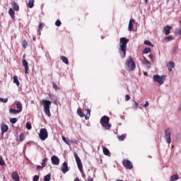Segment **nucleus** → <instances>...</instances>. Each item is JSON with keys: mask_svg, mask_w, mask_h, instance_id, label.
Masks as SVG:
<instances>
[{"mask_svg": "<svg viewBox=\"0 0 181 181\" xmlns=\"http://www.w3.org/2000/svg\"><path fill=\"white\" fill-rule=\"evenodd\" d=\"M1 134L4 135V134L8 132V129H9V127L6 124L2 123L1 125Z\"/></svg>", "mask_w": 181, "mask_h": 181, "instance_id": "nucleus-14", "label": "nucleus"}, {"mask_svg": "<svg viewBox=\"0 0 181 181\" xmlns=\"http://www.w3.org/2000/svg\"><path fill=\"white\" fill-rule=\"evenodd\" d=\"M129 42V40L125 37H121L119 39V52L122 59H125V57L127 56V45H128Z\"/></svg>", "mask_w": 181, "mask_h": 181, "instance_id": "nucleus-1", "label": "nucleus"}, {"mask_svg": "<svg viewBox=\"0 0 181 181\" xmlns=\"http://www.w3.org/2000/svg\"><path fill=\"white\" fill-rule=\"evenodd\" d=\"M52 103L54 105H57V98H54V100H53Z\"/></svg>", "mask_w": 181, "mask_h": 181, "instance_id": "nucleus-52", "label": "nucleus"}, {"mask_svg": "<svg viewBox=\"0 0 181 181\" xmlns=\"http://www.w3.org/2000/svg\"><path fill=\"white\" fill-rule=\"evenodd\" d=\"M175 35H176V36H180V35H181V30L180 29L175 30Z\"/></svg>", "mask_w": 181, "mask_h": 181, "instance_id": "nucleus-42", "label": "nucleus"}, {"mask_svg": "<svg viewBox=\"0 0 181 181\" xmlns=\"http://www.w3.org/2000/svg\"><path fill=\"white\" fill-rule=\"evenodd\" d=\"M51 177L52 175L47 174V175L44 176V181H50Z\"/></svg>", "mask_w": 181, "mask_h": 181, "instance_id": "nucleus-30", "label": "nucleus"}, {"mask_svg": "<svg viewBox=\"0 0 181 181\" xmlns=\"http://www.w3.org/2000/svg\"><path fill=\"white\" fill-rule=\"evenodd\" d=\"M20 141L21 142H23V141H25V135L23 134V133H21L20 134Z\"/></svg>", "mask_w": 181, "mask_h": 181, "instance_id": "nucleus-40", "label": "nucleus"}, {"mask_svg": "<svg viewBox=\"0 0 181 181\" xmlns=\"http://www.w3.org/2000/svg\"><path fill=\"white\" fill-rule=\"evenodd\" d=\"M74 158L80 172H83V163H81V159H80L77 153H74Z\"/></svg>", "mask_w": 181, "mask_h": 181, "instance_id": "nucleus-8", "label": "nucleus"}, {"mask_svg": "<svg viewBox=\"0 0 181 181\" xmlns=\"http://www.w3.org/2000/svg\"><path fill=\"white\" fill-rule=\"evenodd\" d=\"M46 162H47V158H44L42 160L41 165H42V168H45V166H46Z\"/></svg>", "mask_w": 181, "mask_h": 181, "instance_id": "nucleus-39", "label": "nucleus"}, {"mask_svg": "<svg viewBox=\"0 0 181 181\" xmlns=\"http://www.w3.org/2000/svg\"><path fill=\"white\" fill-rule=\"evenodd\" d=\"M61 170L62 173H67V172H69V165L67 164L66 162L63 163L61 168Z\"/></svg>", "mask_w": 181, "mask_h": 181, "instance_id": "nucleus-11", "label": "nucleus"}, {"mask_svg": "<svg viewBox=\"0 0 181 181\" xmlns=\"http://www.w3.org/2000/svg\"><path fill=\"white\" fill-rule=\"evenodd\" d=\"M11 178L14 181H21V177H19V174H18V172L13 171L11 174Z\"/></svg>", "mask_w": 181, "mask_h": 181, "instance_id": "nucleus-13", "label": "nucleus"}, {"mask_svg": "<svg viewBox=\"0 0 181 181\" xmlns=\"http://www.w3.org/2000/svg\"><path fill=\"white\" fill-rule=\"evenodd\" d=\"M116 181H124V180H117Z\"/></svg>", "mask_w": 181, "mask_h": 181, "instance_id": "nucleus-60", "label": "nucleus"}, {"mask_svg": "<svg viewBox=\"0 0 181 181\" xmlns=\"http://www.w3.org/2000/svg\"><path fill=\"white\" fill-rule=\"evenodd\" d=\"M55 26H57V28L62 26V21H60V20H57L55 22Z\"/></svg>", "mask_w": 181, "mask_h": 181, "instance_id": "nucleus-36", "label": "nucleus"}, {"mask_svg": "<svg viewBox=\"0 0 181 181\" xmlns=\"http://www.w3.org/2000/svg\"><path fill=\"white\" fill-rule=\"evenodd\" d=\"M170 30H172V27L170 25H167L164 28L165 35H170Z\"/></svg>", "mask_w": 181, "mask_h": 181, "instance_id": "nucleus-16", "label": "nucleus"}, {"mask_svg": "<svg viewBox=\"0 0 181 181\" xmlns=\"http://www.w3.org/2000/svg\"><path fill=\"white\" fill-rule=\"evenodd\" d=\"M9 112H10V114L16 115V114H19L21 112V110H17L11 108L9 110Z\"/></svg>", "mask_w": 181, "mask_h": 181, "instance_id": "nucleus-22", "label": "nucleus"}, {"mask_svg": "<svg viewBox=\"0 0 181 181\" xmlns=\"http://www.w3.org/2000/svg\"><path fill=\"white\" fill-rule=\"evenodd\" d=\"M62 141H64V142L66 144V145H70V143L67 141V139L64 136H62Z\"/></svg>", "mask_w": 181, "mask_h": 181, "instance_id": "nucleus-44", "label": "nucleus"}, {"mask_svg": "<svg viewBox=\"0 0 181 181\" xmlns=\"http://www.w3.org/2000/svg\"><path fill=\"white\" fill-rule=\"evenodd\" d=\"M119 141H122L124 139H125V136L124 134H122L121 136H119L118 137Z\"/></svg>", "mask_w": 181, "mask_h": 181, "instance_id": "nucleus-41", "label": "nucleus"}, {"mask_svg": "<svg viewBox=\"0 0 181 181\" xmlns=\"http://www.w3.org/2000/svg\"><path fill=\"white\" fill-rule=\"evenodd\" d=\"M54 98H57V96L53 95L50 96V100H52V101H54Z\"/></svg>", "mask_w": 181, "mask_h": 181, "instance_id": "nucleus-51", "label": "nucleus"}, {"mask_svg": "<svg viewBox=\"0 0 181 181\" xmlns=\"http://www.w3.org/2000/svg\"><path fill=\"white\" fill-rule=\"evenodd\" d=\"M100 124L105 129H110L112 125L110 124V117L107 115L103 116L100 120Z\"/></svg>", "mask_w": 181, "mask_h": 181, "instance_id": "nucleus-4", "label": "nucleus"}, {"mask_svg": "<svg viewBox=\"0 0 181 181\" xmlns=\"http://www.w3.org/2000/svg\"><path fill=\"white\" fill-rule=\"evenodd\" d=\"M143 60H142V62H148V59H146V57H144L143 56Z\"/></svg>", "mask_w": 181, "mask_h": 181, "instance_id": "nucleus-55", "label": "nucleus"}, {"mask_svg": "<svg viewBox=\"0 0 181 181\" xmlns=\"http://www.w3.org/2000/svg\"><path fill=\"white\" fill-rule=\"evenodd\" d=\"M45 26V24L43 23H41L39 25V29H43V27Z\"/></svg>", "mask_w": 181, "mask_h": 181, "instance_id": "nucleus-53", "label": "nucleus"}, {"mask_svg": "<svg viewBox=\"0 0 181 181\" xmlns=\"http://www.w3.org/2000/svg\"><path fill=\"white\" fill-rule=\"evenodd\" d=\"M10 122L11 124H16V122H18V119L14 117V118H11L10 119Z\"/></svg>", "mask_w": 181, "mask_h": 181, "instance_id": "nucleus-35", "label": "nucleus"}, {"mask_svg": "<svg viewBox=\"0 0 181 181\" xmlns=\"http://www.w3.org/2000/svg\"><path fill=\"white\" fill-rule=\"evenodd\" d=\"M87 181H94V179H93L91 177L90 178L89 177V178H88Z\"/></svg>", "mask_w": 181, "mask_h": 181, "instance_id": "nucleus-56", "label": "nucleus"}, {"mask_svg": "<svg viewBox=\"0 0 181 181\" xmlns=\"http://www.w3.org/2000/svg\"><path fill=\"white\" fill-rule=\"evenodd\" d=\"M167 67L170 71H172L173 69L175 67V63L173 62H170L167 64Z\"/></svg>", "mask_w": 181, "mask_h": 181, "instance_id": "nucleus-18", "label": "nucleus"}, {"mask_svg": "<svg viewBox=\"0 0 181 181\" xmlns=\"http://www.w3.org/2000/svg\"><path fill=\"white\" fill-rule=\"evenodd\" d=\"M131 100V96L129 95H126L125 101H129Z\"/></svg>", "mask_w": 181, "mask_h": 181, "instance_id": "nucleus-47", "label": "nucleus"}, {"mask_svg": "<svg viewBox=\"0 0 181 181\" xmlns=\"http://www.w3.org/2000/svg\"><path fill=\"white\" fill-rule=\"evenodd\" d=\"M14 84H16V86H21V83H19V80H18V76H13V81Z\"/></svg>", "mask_w": 181, "mask_h": 181, "instance_id": "nucleus-21", "label": "nucleus"}, {"mask_svg": "<svg viewBox=\"0 0 181 181\" xmlns=\"http://www.w3.org/2000/svg\"><path fill=\"white\" fill-rule=\"evenodd\" d=\"M125 67L129 71H132L136 69V65L135 64V62L134 61V59H132V57H128L125 63Z\"/></svg>", "mask_w": 181, "mask_h": 181, "instance_id": "nucleus-2", "label": "nucleus"}, {"mask_svg": "<svg viewBox=\"0 0 181 181\" xmlns=\"http://www.w3.org/2000/svg\"><path fill=\"white\" fill-rule=\"evenodd\" d=\"M42 105L44 106V112L47 117H51L50 105H52V101L49 100H42Z\"/></svg>", "mask_w": 181, "mask_h": 181, "instance_id": "nucleus-3", "label": "nucleus"}, {"mask_svg": "<svg viewBox=\"0 0 181 181\" xmlns=\"http://www.w3.org/2000/svg\"><path fill=\"white\" fill-rule=\"evenodd\" d=\"M144 45H146L147 46H151V47H154L153 44H152V42H151V41H149V40H145Z\"/></svg>", "mask_w": 181, "mask_h": 181, "instance_id": "nucleus-32", "label": "nucleus"}, {"mask_svg": "<svg viewBox=\"0 0 181 181\" xmlns=\"http://www.w3.org/2000/svg\"><path fill=\"white\" fill-rule=\"evenodd\" d=\"M87 114L85 115V119H90V115L91 114V110L87 109Z\"/></svg>", "mask_w": 181, "mask_h": 181, "instance_id": "nucleus-24", "label": "nucleus"}, {"mask_svg": "<svg viewBox=\"0 0 181 181\" xmlns=\"http://www.w3.org/2000/svg\"><path fill=\"white\" fill-rule=\"evenodd\" d=\"M75 181H80V178L76 177V178L75 179Z\"/></svg>", "mask_w": 181, "mask_h": 181, "instance_id": "nucleus-58", "label": "nucleus"}, {"mask_svg": "<svg viewBox=\"0 0 181 181\" xmlns=\"http://www.w3.org/2000/svg\"><path fill=\"white\" fill-rule=\"evenodd\" d=\"M22 45L23 47H24V49H26V45H28V42H26V40H23Z\"/></svg>", "mask_w": 181, "mask_h": 181, "instance_id": "nucleus-46", "label": "nucleus"}, {"mask_svg": "<svg viewBox=\"0 0 181 181\" xmlns=\"http://www.w3.org/2000/svg\"><path fill=\"white\" fill-rule=\"evenodd\" d=\"M123 166H124L126 169H129V170H131V169H133L134 168L132 163L129 160H124Z\"/></svg>", "mask_w": 181, "mask_h": 181, "instance_id": "nucleus-9", "label": "nucleus"}, {"mask_svg": "<svg viewBox=\"0 0 181 181\" xmlns=\"http://www.w3.org/2000/svg\"><path fill=\"white\" fill-rule=\"evenodd\" d=\"M133 108H134V110L138 109V103H136L135 100H133Z\"/></svg>", "mask_w": 181, "mask_h": 181, "instance_id": "nucleus-33", "label": "nucleus"}, {"mask_svg": "<svg viewBox=\"0 0 181 181\" xmlns=\"http://www.w3.org/2000/svg\"><path fill=\"white\" fill-rule=\"evenodd\" d=\"M144 74L145 76H148V72L144 71Z\"/></svg>", "mask_w": 181, "mask_h": 181, "instance_id": "nucleus-57", "label": "nucleus"}, {"mask_svg": "<svg viewBox=\"0 0 181 181\" xmlns=\"http://www.w3.org/2000/svg\"><path fill=\"white\" fill-rule=\"evenodd\" d=\"M142 64L146 69H151L152 66V64L149 61L142 62Z\"/></svg>", "mask_w": 181, "mask_h": 181, "instance_id": "nucleus-17", "label": "nucleus"}, {"mask_svg": "<svg viewBox=\"0 0 181 181\" xmlns=\"http://www.w3.org/2000/svg\"><path fill=\"white\" fill-rule=\"evenodd\" d=\"M51 161L52 165H54L55 166H59L60 163V159H59V157H57V156H53L51 158Z\"/></svg>", "mask_w": 181, "mask_h": 181, "instance_id": "nucleus-10", "label": "nucleus"}, {"mask_svg": "<svg viewBox=\"0 0 181 181\" xmlns=\"http://www.w3.org/2000/svg\"><path fill=\"white\" fill-rule=\"evenodd\" d=\"M173 36H172V35H170V36H168V37H165V38H164V41L165 42H170V40H173Z\"/></svg>", "mask_w": 181, "mask_h": 181, "instance_id": "nucleus-28", "label": "nucleus"}, {"mask_svg": "<svg viewBox=\"0 0 181 181\" xmlns=\"http://www.w3.org/2000/svg\"><path fill=\"white\" fill-rule=\"evenodd\" d=\"M33 181H39V175H34L33 177Z\"/></svg>", "mask_w": 181, "mask_h": 181, "instance_id": "nucleus-45", "label": "nucleus"}, {"mask_svg": "<svg viewBox=\"0 0 181 181\" xmlns=\"http://www.w3.org/2000/svg\"><path fill=\"white\" fill-rule=\"evenodd\" d=\"M148 57H149V59H151V60H153V54H150L148 55Z\"/></svg>", "mask_w": 181, "mask_h": 181, "instance_id": "nucleus-54", "label": "nucleus"}, {"mask_svg": "<svg viewBox=\"0 0 181 181\" xmlns=\"http://www.w3.org/2000/svg\"><path fill=\"white\" fill-rule=\"evenodd\" d=\"M37 170H42L43 169V167L42 165H37L36 167Z\"/></svg>", "mask_w": 181, "mask_h": 181, "instance_id": "nucleus-50", "label": "nucleus"}, {"mask_svg": "<svg viewBox=\"0 0 181 181\" xmlns=\"http://www.w3.org/2000/svg\"><path fill=\"white\" fill-rule=\"evenodd\" d=\"M12 8L14 11H19V5L15 1H13L12 3Z\"/></svg>", "mask_w": 181, "mask_h": 181, "instance_id": "nucleus-20", "label": "nucleus"}, {"mask_svg": "<svg viewBox=\"0 0 181 181\" xmlns=\"http://www.w3.org/2000/svg\"><path fill=\"white\" fill-rule=\"evenodd\" d=\"M147 53H151V47H146L143 50V54H147Z\"/></svg>", "mask_w": 181, "mask_h": 181, "instance_id": "nucleus-31", "label": "nucleus"}, {"mask_svg": "<svg viewBox=\"0 0 181 181\" xmlns=\"http://www.w3.org/2000/svg\"><path fill=\"white\" fill-rule=\"evenodd\" d=\"M177 50H179V47L175 46V47L173 49L172 52H173V53H177Z\"/></svg>", "mask_w": 181, "mask_h": 181, "instance_id": "nucleus-43", "label": "nucleus"}, {"mask_svg": "<svg viewBox=\"0 0 181 181\" xmlns=\"http://www.w3.org/2000/svg\"><path fill=\"white\" fill-rule=\"evenodd\" d=\"M35 5V0H29L28 6V8H33Z\"/></svg>", "mask_w": 181, "mask_h": 181, "instance_id": "nucleus-26", "label": "nucleus"}, {"mask_svg": "<svg viewBox=\"0 0 181 181\" xmlns=\"http://www.w3.org/2000/svg\"><path fill=\"white\" fill-rule=\"evenodd\" d=\"M153 81L158 83L160 86H162L163 83H165V80L166 79V76L163 75L160 76L159 74H156L153 76Z\"/></svg>", "mask_w": 181, "mask_h": 181, "instance_id": "nucleus-6", "label": "nucleus"}, {"mask_svg": "<svg viewBox=\"0 0 181 181\" xmlns=\"http://www.w3.org/2000/svg\"><path fill=\"white\" fill-rule=\"evenodd\" d=\"M0 166H5V160L2 156H0Z\"/></svg>", "mask_w": 181, "mask_h": 181, "instance_id": "nucleus-34", "label": "nucleus"}, {"mask_svg": "<svg viewBox=\"0 0 181 181\" xmlns=\"http://www.w3.org/2000/svg\"><path fill=\"white\" fill-rule=\"evenodd\" d=\"M8 14L10 15L11 19H15V11H13V8L8 9Z\"/></svg>", "mask_w": 181, "mask_h": 181, "instance_id": "nucleus-19", "label": "nucleus"}, {"mask_svg": "<svg viewBox=\"0 0 181 181\" xmlns=\"http://www.w3.org/2000/svg\"><path fill=\"white\" fill-rule=\"evenodd\" d=\"M0 103H4V104H6V103H8V98H0Z\"/></svg>", "mask_w": 181, "mask_h": 181, "instance_id": "nucleus-37", "label": "nucleus"}, {"mask_svg": "<svg viewBox=\"0 0 181 181\" xmlns=\"http://www.w3.org/2000/svg\"><path fill=\"white\" fill-rule=\"evenodd\" d=\"M25 58H26V54H23V59H25Z\"/></svg>", "mask_w": 181, "mask_h": 181, "instance_id": "nucleus-59", "label": "nucleus"}, {"mask_svg": "<svg viewBox=\"0 0 181 181\" xmlns=\"http://www.w3.org/2000/svg\"><path fill=\"white\" fill-rule=\"evenodd\" d=\"M33 40H34V41L36 40V38L33 37Z\"/></svg>", "mask_w": 181, "mask_h": 181, "instance_id": "nucleus-62", "label": "nucleus"}, {"mask_svg": "<svg viewBox=\"0 0 181 181\" xmlns=\"http://www.w3.org/2000/svg\"><path fill=\"white\" fill-rule=\"evenodd\" d=\"M164 138L165 142L168 144H172V128L168 127L164 132Z\"/></svg>", "mask_w": 181, "mask_h": 181, "instance_id": "nucleus-5", "label": "nucleus"}, {"mask_svg": "<svg viewBox=\"0 0 181 181\" xmlns=\"http://www.w3.org/2000/svg\"><path fill=\"white\" fill-rule=\"evenodd\" d=\"M16 108H18V111H21V112H22V104L21 103V102H18L16 103Z\"/></svg>", "mask_w": 181, "mask_h": 181, "instance_id": "nucleus-29", "label": "nucleus"}, {"mask_svg": "<svg viewBox=\"0 0 181 181\" xmlns=\"http://www.w3.org/2000/svg\"><path fill=\"white\" fill-rule=\"evenodd\" d=\"M145 3L146 4L148 2V0H144Z\"/></svg>", "mask_w": 181, "mask_h": 181, "instance_id": "nucleus-61", "label": "nucleus"}, {"mask_svg": "<svg viewBox=\"0 0 181 181\" xmlns=\"http://www.w3.org/2000/svg\"><path fill=\"white\" fill-rule=\"evenodd\" d=\"M25 125H26L27 129H32V123L31 122H28Z\"/></svg>", "mask_w": 181, "mask_h": 181, "instance_id": "nucleus-38", "label": "nucleus"}, {"mask_svg": "<svg viewBox=\"0 0 181 181\" xmlns=\"http://www.w3.org/2000/svg\"><path fill=\"white\" fill-rule=\"evenodd\" d=\"M77 114L79 117H81V118H83V117H84V113L80 108L77 110Z\"/></svg>", "mask_w": 181, "mask_h": 181, "instance_id": "nucleus-27", "label": "nucleus"}, {"mask_svg": "<svg viewBox=\"0 0 181 181\" xmlns=\"http://www.w3.org/2000/svg\"><path fill=\"white\" fill-rule=\"evenodd\" d=\"M143 107H144V108L149 107V102L146 101V103L143 105Z\"/></svg>", "mask_w": 181, "mask_h": 181, "instance_id": "nucleus-49", "label": "nucleus"}, {"mask_svg": "<svg viewBox=\"0 0 181 181\" xmlns=\"http://www.w3.org/2000/svg\"><path fill=\"white\" fill-rule=\"evenodd\" d=\"M49 136V133H47V129L42 128L40 129L39 138L41 141H46Z\"/></svg>", "mask_w": 181, "mask_h": 181, "instance_id": "nucleus-7", "label": "nucleus"}, {"mask_svg": "<svg viewBox=\"0 0 181 181\" xmlns=\"http://www.w3.org/2000/svg\"><path fill=\"white\" fill-rule=\"evenodd\" d=\"M101 39H104V37H103V35L101 36Z\"/></svg>", "mask_w": 181, "mask_h": 181, "instance_id": "nucleus-63", "label": "nucleus"}, {"mask_svg": "<svg viewBox=\"0 0 181 181\" xmlns=\"http://www.w3.org/2000/svg\"><path fill=\"white\" fill-rule=\"evenodd\" d=\"M22 64L25 69V74H29V65L28 64V62L25 59H23L22 61Z\"/></svg>", "mask_w": 181, "mask_h": 181, "instance_id": "nucleus-12", "label": "nucleus"}, {"mask_svg": "<svg viewBox=\"0 0 181 181\" xmlns=\"http://www.w3.org/2000/svg\"><path fill=\"white\" fill-rule=\"evenodd\" d=\"M135 23V20L134 19H130L129 23V28H128V30L129 32H132V30H134V25H132V23Z\"/></svg>", "mask_w": 181, "mask_h": 181, "instance_id": "nucleus-15", "label": "nucleus"}, {"mask_svg": "<svg viewBox=\"0 0 181 181\" xmlns=\"http://www.w3.org/2000/svg\"><path fill=\"white\" fill-rule=\"evenodd\" d=\"M61 60L65 64H69V59L64 56L61 57Z\"/></svg>", "mask_w": 181, "mask_h": 181, "instance_id": "nucleus-23", "label": "nucleus"}, {"mask_svg": "<svg viewBox=\"0 0 181 181\" xmlns=\"http://www.w3.org/2000/svg\"><path fill=\"white\" fill-rule=\"evenodd\" d=\"M103 151L104 155H105L106 156H108V155H110V151L108 150V148H107V147H103Z\"/></svg>", "mask_w": 181, "mask_h": 181, "instance_id": "nucleus-25", "label": "nucleus"}, {"mask_svg": "<svg viewBox=\"0 0 181 181\" xmlns=\"http://www.w3.org/2000/svg\"><path fill=\"white\" fill-rule=\"evenodd\" d=\"M52 87L53 88H55V89L59 88V87L57 86V84H56V83L54 82L52 83Z\"/></svg>", "mask_w": 181, "mask_h": 181, "instance_id": "nucleus-48", "label": "nucleus"}]
</instances>
